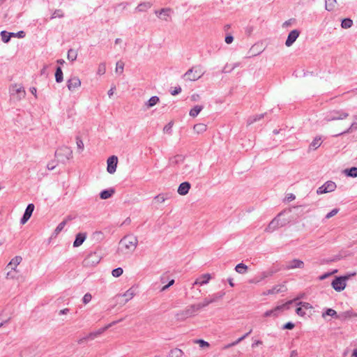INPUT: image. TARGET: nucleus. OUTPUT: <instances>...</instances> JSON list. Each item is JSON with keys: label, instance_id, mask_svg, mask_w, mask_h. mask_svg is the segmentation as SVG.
Returning <instances> with one entry per match:
<instances>
[{"label": "nucleus", "instance_id": "nucleus-46", "mask_svg": "<svg viewBox=\"0 0 357 357\" xmlns=\"http://www.w3.org/2000/svg\"><path fill=\"white\" fill-rule=\"evenodd\" d=\"M312 74L310 72H307V73H304L303 77L300 76L301 82L302 83H305L307 82L309 84L310 83Z\"/></svg>", "mask_w": 357, "mask_h": 357}, {"label": "nucleus", "instance_id": "nucleus-18", "mask_svg": "<svg viewBox=\"0 0 357 357\" xmlns=\"http://www.w3.org/2000/svg\"><path fill=\"white\" fill-rule=\"evenodd\" d=\"M287 291V287L284 284L275 285L272 289H268L263 293V295H270L278 294L280 292H284Z\"/></svg>", "mask_w": 357, "mask_h": 357}, {"label": "nucleus", "instance_id": "nucleus-24", "mask_svg": "<svg viewBox=\"0 0 357 357\" xmlns=\"http://www.w3.org/2000/svg\"><path fill=\"white\" fill-rule=\"evenodd\" d=\"M293 301H289L287 303L276 306L275 308H273L274 314H275V317H277L280 313L283 312L284 310H288L289 308V305L293 303Z\"/></svg>", "mask_w": 357, "mask_h": 357}, {"label": "nucleus", "instance_id": "nucleus-33", "mask_svg": "<svg viewBox=\"0 0 357 357\" xmlns=\"http://www.w3.org/2000/svg\"><path fill=\"white\" fill-rule=\"evenodd\" d=\"M151 7V3L149 2H144L140 3L136 8V10L139 13L146 12L148 9Z\"/></svg>", "mask_w": 357, "mask_h": 357}, {"label": "nucleus", "instance_id": "nucleus-51", "mask_svg": "<svg viewBox=\"0 0 357 357\" xmlns=\"http://www.w3.org/2000/svg\"><path fill=\"white\" fill-rule=\"evenodd\" d=\"M195 343L198 344L201 348H208L210 347L209 343L204 340H196Z\"/></svg>", "mask_w": 357, "mask_h": 357}, {"label": "nucleus", "instance_id": "nucleus-11", "mask_svg": "<svg viewBox=\"0 0 357 357\" xmlns=\"http://www.w3.org/2000/svg\"><path fill=\"white\" fill-rule=\"evenodd\" d=\"M304 268V262L299 259H292L288 261H286L283 265V268L285 270H292L296 268Z\"/></svg>", "mask_w": 357, "mask_h": 357}, {"label": "nucleus", "instance_id": "nucleus-63", "mask_svg": "<svg viewBox=\"0 0 357 357\" xmlns=\"http://www.w3.org/2000/svg\"><path fill=\"white\" fill-rule=\"evenodd\" d=\"M264 317H275V314H274L273 310L272 309V310L265 312L264 314Z\"/></svg>", "mask_w": 357, "mask_h": 357}, {"label": "nucleus", "instance_id": "nucleus-26", "mask_svg": "<svg viewBox=\"0 0 357 357\" xmlns=\"http://www.w3.org/2000/svg\"><path fill=\"white\" fill-rule=\"evenodd\" d=\"M22 258L20 256H16L8 264L7 267L10 268L12 271L17 272V267L21 263Z\"/></svg>", "mask_w": 357, "mask_h": 357}, {"label": "nucleus", "instance_id": "nucleus-14", "mask_svg": "<svg viewBox=\"0 0 357 357\" xmlns=\"http://www.w3.org/2000/svg\"><path fill=\"white\" fill-rule=\"evenodd\" d=\"M81 80L78 77H72L67 81V87L69 91H73L81 86Z\"/></svg>", "mask_w": 357, "mask_h": 357}, {"label": "nucleus", "instance_id": "nucleus-7", "mask_svg": "<svg viewBox=\"0 0 357 357\" xmlns=\"http://www.w3.org/2000/svg\"><path fill=\"white\" fill-rule=\"evenodd\" d=\"M101 259L100 255L97 252H91L83 261L85 267H92L97 265Z\"/></svg>", "mask_w": 357, "mask_h": 357}, {"label": "nucleus", "instance_id": "nucleus-17", "mask_svg": "<svg viewBox=\"0 0 357 357\" xmlns=\"http://www.w3.org/2000/svg\"><path fill=\"white\" fill-rule=\"evenodd\" d=\"M34 210V205L33 204H29L26 210H25V212L23 215V217L22 218L21 220H20V222L22 225H24L28 220L29 219L31 218L32 213H33V211Z\"/></svg>", "mask_w": 357, "mask_h": 357}, {"label": "nucleus", "instance_id": "nucleus-37", "mask_svg": "<svg viewBox=\"0 0 357 357\" xmlns=\"http://www.w3.org/2000/svg\"><path fill=\"white\" fill-rule=\"evenodd\" d=\"M248 269V266H246L245 264H244L243 263H240V264H237L235 267V271L240 274L245 273L247 272Z\"/></svg>", "mask_w": 357, "mask_h": 357}, {"label": "nucleus", "instance_id": "nucleus-35", "mask_svg": "<svg viewBox=\"0 0 357 357\" xmlns=\"http://www.w3.org/2000/svg\"><path fill=\"white\" fill-rule=\"evenodd\" d=\"M206 125L204 123H197L194 126L193 130L196 133L201 134L206 130Z\"/></svg>", "mask_w": 357, "mask_h": 357}, {"label": "nucleus", "instance_id": "nucleus-44", "mask_svg": "<svg viewBox=\"0 0 357 357\" xmlns=\"http://www.w3.org/2000/svg\"><path fill=\"white\" fill-rule=\"evenodd\" d=\"M77 53L75 50H73V49H70L68 52V59L72 61H74L76 60L77 59Z\"/></svg>", "mask_w": 357, "mask_h": 357}, {"label": "nucleus", "instance_id": "nucleus-12", "mask_svg": "<svg viewBox=\"0 0 357 357\" xmlns=\"http://www.w3.org/2000/svg\"><path fill=\"white\" fill-rule=\"evenodd\" d=\"M336 188V184L333 181H327L322 186L319 187L317 190V194H323L333 192Z\"/></svg>", "mask_w": 357, "mask_h": 357}, {"label": "nucleus", "instance_id": "nucleus-61", "mask_svg": "<svg viewBox=\"0 0 357 357\" xmlns=\"http://www.w3.org/2000/svg\"><path fill=\"white\" fill-rule=\"evenodd\" d=\"M154 199L157 200V202L162 203L165 201L166 197L163 195H158L155 196Z\"/></svg>", "mask_w": 357, "mask_h": 357}, {"label": "nucleus", "instance_id": "nucleus-42", "mask_svg": "<svg viewBox=\"0 0 357 357\" xmlns=\"http://www.w3.org/2000/svg\"><path fill=\"white\" fill-rule=\"evenodd\" d=\"M183 355L182 350L178 348L173 349L170 351V357H182Z\"/></svg>", "mask_w": 357, "mask_h": 357}, {"label": "nucleus", "instance_id": "nucleus-50", "mask_svg": "<svg viewBox=\"0 0 357 357\" xmlns=\"http://www.w3.org/2000/svg\"><path fill=\"white\" fill-rule=\"evenodd\" d=\"M76 144L77 147V151L81 153L84 150V143L82 139L79 137H76Z\"/></svg>", "mask_w": 357, "mask_h": 357}, {"label": "nucleus", "instance_id": "nucleus-59", "mask_svg": "<svg viewBox=\"0 0 357 357\" xmlns=\"http://www.w3.org/2000/svg\"><path fill=\"white\" fill-rule=\"evenodd\" d=\"M12 37L23 38L25 37V33L23 31H18L17 33H13V35H12Z\"/></svg>", "mask_w": 357, "mask_h": 357}, {"label": "nucleus", "instance_id": "nucleus-19", "mask_svg": "<svg viewBox=\"0 0 357 357\" xmlns=\"http://www.w3.org/2000/svg\"><path fill=\"white\" fill-rule=\"evenodd\" d=\"M279 228H281V227L278 223V220L274 218L266 227L264 231L266 233L271 234L276 231L277 229H278Z\"/></svg>", "mask_w": 357, "mask_h": 357}, {"label": "nucleus", "instance_id": "nucleus-9", "mask_svg": "<svg viewBox=\"0 0 357 357\" xmlns=\"http://www.w3.org/2000/svg\"><path fill=\"white\" fill-rule=\"evenodd\" d=\"M135 289L133 288H130L124 294L116 295L115 298H116L117 301H119V299L125 298L124 300H121L119 302V303L121 305H125L127 302L130 301L135 296Z\"/></svg>", "mask_w": 357, "mask_h": 357}, {"label": "nucleus", "instance_id": "nucleus-39", "mask_svg": "<svg viewBox=\"0 0 357 357\" xmlns=\"http://www.w3.org/2000/svg\"><path fill=\"white\" fill-rule=\"evenodd\" d=\"M326 1V9L331 11L335 10L337 1L336 0H325Z\"/></svg>", "mask_w": 357, "mask_h": 357}, {"label": "nucleus", "instance_id": "nucleus-28", "mask_svg": "<svg viewBox=\"0 0 357 357\" xmlns=\"http://www.w3.org/2000/svg\"><path fill=\"white\" fill-rule=\"evenodd\" d=\"M86 238V234L84 233H79L76 235L75 240L73 243V246L77 248L80 246Z\"/></svg>", "mask_w": 357, "mask_h": 357}, {"label": "nucleus", "instance_id": "nucleus-16", "mask_svg": "<svg viewBox=\"0 0 357 357\" xmlns=\"http://www.w3.org/2000/svg\"><path fill=\"white\" fill-rule=\"evenodd\" d=\"M185 157L183 155H176L169 159V165L172 167H180L184 163Z\"/></svg>", "mask_w": 357, "mask_h": 357}, {"label": "nucleus", "instance_id": "nucleus-41", "mask_svg": "<svg viewBox=\"0 0 357 357\" xmlns=\"http://www.w3.org/2000/svg\"><path fill=\"white\" fill-rule=\"evenodd\" d=\"M353 25V21L349 18H345L342 21L341 26L343 29H349Z\"/></svg>", "mask_w": 357, "mask_h": 357}, {"label": "nucleus", "instance_id": "nucleus-55", "mask_svg": "<svg viewBox=\"0 0 357 357\" xmlns=\"http://www.w3.org/2000/svg\"><path fill=\"white\" fill-rule=\"evenodd\" d=\"M321 137H317L315 138H314V149H317L318 147H319L321 144Z\"/></svg>", "mask_w": 357, "mask_h": 357}, {"label": "nucleus", "instance_id": "nucleus-6", "mask_svg": "<svg viewBox=\"0 0 357 357\" xmlns=\"http://www.w3.org/2000/svg\"><path fill=\"white\" fill-rule=\"evenodd\" d=\"M197 312L195 305H191L186 307L185 310L180 311L176 315V319L179 321H183L188 317H191L195 315Z\"/></svg>", "mask_w": 357, "mask_h": 357}, {"label": "nucleus", "instance_id": "nucleus-40", "mask_svg": "<svg viewBox=\"0 0 357 357\" xmlns=\"http://www.w3.org/2000/svg\"><path fill=\"white\" fill-rule=\"evenodd\" d=\"M55 79H56V82L58 83L61 82L63 79V72L60 67H58L56 70Z\"/></svg>", "mask_w": 357, "mask_h": 357}, {"label": "nucleus", "instance_id": "nucleus-15", "mask_svg": "<svg viewBox=\"0 0 357 357\" xmlns=\"http://www.w3.org/2000/svg\"><path fill=\"white\" fill-rule=\"evenodd\" d=\"M171 9L162 8L160 11H155L157 16L162 20L168 22L171 20Z\"/></svg>", "mask_w": 357, "mask_h": 357}, {"label": "nucleus", "instance_id": "nucleus-45", "mask_svg": "<svg viewBox=\"0 0 357 357\" xmlns=\"http://www.w3.org/2000/svg\"><path fill=\"white\" fill-rule=\"evenodd\" d=\"M66 224L67 220H63L61 222H60L54 230V235H58L63 230Z\"/></svg>", "mask_w": 357, "mask_h": 357}, {"label": "nucleus", "instance_id": "nucleus-10", "mask_svg": "<svg viewBox=\"0 0 357 357\" xmlns=\"http://www.w3.org/2000/svg\"><path fill=\"white\" fill-rule=\"evenodd\" d=\"M300 307H298L296 312L297 314L300 316L307 315L310 317L311 315L312 306L310 303L305 302L299 303Z\"/></svg>", "mask_w": 357, "mask_h": 357}, {"label": "nucleus", "instance_id": "nucleus-23", "mask_svg": "<svg viewBox=\"0 0 357 357\" xmlns=\"http://www.w3.org/2000/svg\"><path fill=\"white\" fill-rule=\"evenodd\" d=\"M211 279V275L209 273H206L204 275H202L200 277L196 279L195 282L193 283L194 285H204L208 283L209 280Z\"/></svg>", "mask_w": 357, "mask_h": 357}, {"label": "nucleus", "instance_id": "nucleus-48", "mask_svg": "<svg viewBox=\"0 0 357 357\" xmlns=\"http://www.w3.org/2000/svg\"><path fill=\"white\" fill-rule=\"evenodd\" d=\"M344 172L348 176H351V177H356L357 176V167H351L349 169H346Z\"/></svg>", "mask_w": 357, "mask_h": 357}, {"label": "nucleus", "instance_id": "nucleus-54", "mask_svg": "<svg viewBox=\"0 0 357 357\" xmlns=\"http://www.w3.org/2000/svg\"><path fill=\"white\" fill-rule=\"evenodd\" d=\"M124 63L121 61H118L116 65V72L121 74L123 72Z\"/></svg>", "mask_w": 357, "mask_h": 357}, {"label": "nucleus", "instance_id": "nucleus-1", "mask_svg": "<svg viewBox=\"0 0 357 357\" xmlns=\"http://www.w3.org/2000/svg\"><path fill=\"white\" fill-rule=\"evenodd\" d=\"M303 206H298L283 210L279 213L275 218L278 220L279 225L281 227H283L290 223L296 217L303 215Z\"/></svg>", "mask_w": 357, "mask_h": 357}, {"label": "nucleus", "instance_id": "nucleus-29", "mask_svg": "<svg viewBox=\"0 0 357 357\" xmlns=\"http://www.w3.org/2000/svg\"><path fill=\"white\" fill-rule=\"evenodd\" d=\"M275 273H276V271H274V270H268L267 271H264L261 273V275L259 277V279L257 281L250 280V282H255V283L259 282L266 279V278L272 276Z\"/></svg>", "mask_w": 357, "mask_h": 357}, {"label": "nucleus", "instance_id": "nucleus-62", "mask_svg": "<svg viewBox=\"0 0 357 357\" xmlns=\"http://www.w3.org/2000/svg\"><path fill=\"white\" fill-rule=\"evenodd\" d=\"M296 198L295 195L292 193H289V194H287L286 197H285V200L288 202H291L293 200H294Z\"/></svg>", "mask_w": 357, "mask_h": 357}, {"label": "nucleus", "instance_id": "nucleus-31", "mask_svg": "<svg viewBox=\"0 0 357 357\" xmlns=\"http://www.w3.org/2000/svg\"><path fill=\"white\" fill-rule=\"evenodd\" d=\"M213 303V301L211 300L210 297L204 298L203 301L197 304H194L197 312L202 308L207 307L208 305Z\"/></svg>", "mask_w": 357, "mask_h": 357}, {"label": "nucleus", "instance_id": "nucleus-2", "mask_svg": "<svg viewBox=\"0 0 357 357\" xmlns=\"http://www.w3.org/2000/svg\"><path fill=\"white\" fill-rule=\"evenodd\" d=\"M138 244L137 238L132 235L125 236L119 242L118 252L123 255L132 253Z\"/></svg>", "mask_w": 357, "mask_h": 357}, {"label": "nucleus", "instance_id": "nucleus-43", "mask_svg": "<svg viewBox=\"0 0 357 357\" xmlns=\"http://www.w3.org/2000/svg\"><path fill=\"white\" fill-rule=\"evenodd\" d=\"M225 294V292L222 291L220 293L214 294L211 296H209L211 301H213V303L217 302L218 300L221 299Z\"/></svg>", "mask_w": 357, "mask_h": 357}, {"label": "nucleus", "instance_id": "nucleus-58", "mask_svg": "<svg viewBox=\"0 0 357 357\" xmlns=\"http://www.w3.org/2000/svg\"><path fill=\"white\" fill-rule=\"evenodd\" d=\"M240 66V63L239 62H236L234 64H232V66L231 67V68L229 70H227V68H228V66H226L225 68V73H229L231 72V70H234L236 68Z\"/></svg>", "mask_w": 357, "mask_h": 357}, {"label": "nucleus", "instance_id": "nucleus-64", "mask_svg": "<svg viewBox=\"0 0 357 357\" xmlns=\"http://www.w3.org/2000/svg\"><path fill=\"white\" fill-rule=\"evenodd\" d=\"M294 328V324L291 322H288L284 325L283 329L291 330Z\"/></svg>", "mask_w": 357, "mask_h": 357}, {"label": "nucleus", "instance_id": "nucleus-3", "mask_svg": "<svg viewBox=\"0 0 357 357\" xmlns=\"http://www.w3.org/2000/svg\"><path fill=\"white\" fill-rule=\"evenodd\" d=\"M204 74V72L202 71L201 67L193 66L187 70L182 77L185 81L195 82L202 77Z\"/></svg>", "mask_w": 357, "mask_h": 357}, {"label": "nucleus", "instance_id": "nucleus-21", "mask_svg": "<svg viewBox=\"0 0 357 357\" xmlns=\"http://www.w3.org/2000/svg\"><path fill=\"white\" fill-rule=\"evenodd\" d=\"M349 116V114L347 112H343L342 110L335 111L333 114L328 118V121H334V120H342Z\"/></svg>", "mask_w": 357, "mask_h": 357}, {"label": "nucleus", "instance_id": "nucleus-52", "mask_svg": "<svg viewBox=\"0 0 357 357\" xmlns=\"http://www.w3.org/2000/svg\"><path fill=\"white\" fill-rule=\"evenodd\" d=\"M123 273V271L121 268H114L112 271V275L113 277L114 278H118L119 276H121Z\"/></svg>", "mask_w": 357, "mask_h": 357}, {"label": "nucleus", "instance_id": "nucleus-38", "mask_svg": "<svg viewBox=\"0 0 357 357\" xmlns=\"http://www.w3.org/2000/svg\"><path fill=\"white\" fill-rule=\"evenodd\" d=\"M203 107L201 105H196L190 109L189 114L192 117H196L199 112L202 110Z\"/></svg>", "mask_w": 357, "mask_h": 357}, {"label": "nucleus", "instance_id": "nucleus-22", "mask_svg": "<svg viewBox=\"0 0 357 357\" xmlns=\"http://www.w3.org/2000/svg\"><path fill=\"white\" fill-rule=\"evenodd\" d=\"M193 170L194 166L192 163H183L179 168V173L181 174L188 175L191 174L193 172Z\"/></svg>", "mask_w": 357, "mask_h": 357}, {"label": "nucleus", "instance_id": "nucleus-30", "mask_svg": "<svg viewBox=\"0 0 357 357\" xmlns=\"http://www.w3.org/2000/svg\"><path fill=\"white\" fill-rule=\"evenodd\" d=\"M160 101V99L158 96H154L150 98V99L144 103V107L146 109H149L155 105H157Z\"/></svg>", "mask_w": 357, "mask_h": 357}, {"label": "nucleus", "instance_id": "nucleus-20", "mask_svg": "<svg viewBox=\"0 0 357 357\" xmlns=\"http://www.w3.org/2000/svg\"><path fill=\"white\" fill-rule=\"evenodd\" d=\"M299 36V31L296 29L292 30L288 35L287 39L285 42L287 47H290L296 41Z\"/></svg>", "mask_w": 357, "mask_h": 357}, {"label": "nucleus", "instance_id": "nucleus-4", "mask_svg": "<svg viewBox=\"0 0 357 357\" xmlns=\"http://www.w3.org/2000/svg\"><path fill=\"white\" fill-rule=\"evenodd\" d=\"M356 273H352L344 276L336 277L332 282L331 286L336 291H343L347 286V281L351 277L354 276Z\"/></svg>", "mask_w": 357, "mask_h": 357}, {"label": "nucleus", "instance_id": "nucleus-36", "mask_svg": "<svg viewBox=\"0 0 357 357\" xmlns=\"http://www.w3.org/2000/svg\"><path fill=\"white\" fill-rule=\"evenodd\" d=\"M263 117H264V114H257V115H254V116H250L248 119L247 124H248V126L252 125L254 123H255V122L261 120V119H263Z\"/></svg>", "mask_w": 357, "mask_h": 357}, {"label": "nucleus", "instance_id": "nucleus-60", "mask_svg": "<svg viewBox=\"0 0 357 357\" xmlns=\"http://www.w3.org/2000/svg\"><path fill=\"white\" fill-rule=\"evenodd\" d=\"M252 333V329H250L247 333H245V335H241V337H239L238 339H237L236 340V342L237 343V344L238 343H240L241 341H243L245 337H247L250 333Z\"/></svg>", "mask_w": 357, "mask_h": 357}, {"label": "nucleus", "instance_id": "nucleus-5", "mask_svg": "<svg viewBox=\"0 0 357 357\" xmlns=\"http://www.w3.org/2000/svg\"><path fill=\"white\" fill-rule=\"evenodd\" d=\"M55 156L57 158L59 162L65 163L67 160L73 158V151L70 148L63 146L60 147L55 152Z\"/></svg>", "mask_w": 357, "mask_h": 357}, {"label": "nucleus", "instance_id": "nucleus-25", "mask_svg": "<svg viewBox=\"0 0 357 357\" xmlns=\"http://www.w3.org/2000/svg\"><path fill=\"white\" fill-rule=\"evenodd\" d=\"M190 186V183L183 182L179 185L177 192L180 195H185L188 193Z\"/></svg>", "mask_w": 357, "mask_h": 357}, {"label": "nucleus", "instance_id": "nucleus-49", "mask_svg": "<svg viewBox=\"0 0 357 357\" xmlns=\"http://www.w3.org/2000/svg\"><path fill=\"white\" fill-rule=\"evenodd\" d=\"M106 72V65L105 63H100L98 65V69H97V74L99 75H102Z\"/></svg>", "mask_w": 357, "mask_h": 357}, {"label": "nucleus", "instance_id": "nucleus-27", "mask_svg": "<svg viewBox=\"0 0 357 357\" xmlns=\"http://www.w3.org/2000/svg\"><path fill=\"white\" fill-rule=\"evenodd\" d=\"M115 323H116L115 321L112 322V323L105 326V327H103L102 328H100L98 331H97L96 332H93V333H89L88 335V337H89L90 340L95 339L96 337H98V335H100V334L104 333L107 329H108L109 327H111Z\"/></svg>", "mask_w": 357, "mask_h": 357}, {"label": "nucleus", "instance_id": "nucleus-34", "mask_svg": "<svg viewBox=\"0 0 357 357\" xmlns=\"http://www.w3.org/2000/svg\"><path fill=\"white\" fill-rule=\"evenodd\" d=\"M0 35L1 36L2 41L5 43H8L10 41L12 35H13V32L2 31H1Z\"/></svg>", "mask_w": 357, "mask_h": 357}, {"label": "nucleus", "instance_id": "nucleus-53", "mask_svg": "<svg viewBox=\"0 0 357 357\" xmlns=\"http://www.w3.org/2000/svg\"><path fill=\"white\" fill-rule=\"evenodd\" d=\"M63 17V12L60 10V9H57V10H55L54 11V13H52V15L51 17V19H54V18H56V17Z\"/></svg>", "mask_w": 357, "mask_h": 357}, {"label": "nucleus", "instance_id": "nucleus-56", "mask_svg": "<svg viewBox=\"0 0 357 357\" xmlns=\"http://www.w3.org/2000/svg\"><path fill=\"white\" fill-rule=\"evenodd\" d=\"M91 298H92V296L91 294L89 293H86L83 298H82V301L84 304H88L91 301Z\"/></svg>", "mask_w": 357, "mask_h": 357}, {"label": "nucleus", "instance_id": "nucleus-47", "mask_svg": "<svg viewBox=\"0 0 357 357\" xmlns=\"http://www.w3.org/2000/svg\"><path fill=\"white\" fill-rule=\"evenodd\" d=\"M326 316H331V317H336V318L338 317V316L337 315L336 311L333 309H331V308L327 309V310L322 314V317L324 318H325Z\"/></svg>", "mask_w": 357, "mask_h": 357}, {"label": "nucleus", "instance_id": "nucleus-8", "mask_svg": "<svg viewBox=\"0 0 357 357\" xmlns=\"http://www.w3.org/2000/svg\"><path fill=\"white\" fill-rule=\"evenodd\" d=\"M10 93L12 96H16V98L18 100L24 98L26 96L24 88L22 85L17 84H15L10 86Z\"/></svg>", "mask_w": 357, "mask_h": 357}, {"label": "nucleus", "instance_id": "nucleus-57", "mask_svg": "<svg viewBox=\"0 0 357 357\" xmlns=\"http://www.w3.org/2000/svg\"><path fill=\"white\" fill-rule=\"evenodd\" d=\"M339 211L338 208H334L331 212L326 214V218L329 219L335 215Z\"/></svg>", "mask_w": 357, "mask_h": 357}, {"label": "nucleus", "instance_id": "nucleus-13", "mask_svg": "<svg viewBox=\"0 0 357 357\" xmlns=\"http://www.w3.org/2000/svg\"><path fill=\"white\" fill-rule=\"evenodd\" d=\"M107 170L109 174H114L116 170V167L118 164V158L116 155L110 156L107 160Z\"/></svg>", "mask_w": 357, "mask_h": 357}, {"label": "nucleus", "instance_id": "nucleus-32", "mask_svg": "<svg viewBox=\"0 0 357 357\" xmlns=\"http://www.w3.org/2000/svg\"><path fill=\"white\" fill-rule=\"evenodd\" d=\"M115 192V190L113 188H109L108 190H104L100 193V197L102 199H107L111 197Z\"/></svg>", "mask_w": 357, "mask_h": 357}]
</instances>
